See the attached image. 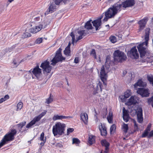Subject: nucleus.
<instances>
[{
  "label": "nucleus",
  "mask_w": 153,
  "mask_h": 153,
  "mask_svg": "<svg viewBox=\"0 0 153 153\" xmlns=\"http://www.w3.org/2000/svg\"><path fill=\"white\" fill-rule=\"evenodd\" d=\"M65 128L66 125L65 124L60 122L56 123L52 128V132L54 136H60L64 134Z\"/></svg>",
  "instance_id": "obj_1"
},
{
  "label": "nucleus",
  "mask_w": 153,
  "mask_h": 153,
  "mask_svg": "<svg viewBox=\"0 0 153 153\" xmlns=\"http://www.w3.org/2000/svg\"><path fill=\"white\" fill-rule=\"evenodd\" d=\"M114 61L121 63L126 60L127 57L124 53L119 50L115 51L113 54Z\"/></svg>",
  "instance_id": "obj_2"
},
{
  "label": "nucleus",
  "mask_w": 153,
  "mask_h": 153,
  "mask_svg": "<svg viewBox=\"0 0 153 153\" xmlns=\"http://www.w3.org/2000/svg\"><path fill=\"white\" fill-rule=\"evenodd\" d=\"M62 49L59 48L56 51L55 56L51 60L52 63L51 65H55L59 62H62L65 59V57L62 56L61 51Z\"/></svg>",
  "instance_id": "obj_3"
},
{
  "label": "nucleus",
  "mask_w": 153,
  "mask_h": 153,
  "mask_svg": "<svg viewBox=\"0 0 153 153\" xmlns=\"http://www.w3.org/2000/svg\"><path fill=\"white\" fill-rule=\"evenodd\" d=\"M17 133V131L16 129L14 128L11 129L4 136L2 140L4 141V142L6 144L8 141H12L14 140L15 138L14 136Z\"/></svg>",
  "instance_id": "obj_4"
},
{
  "label": "nucleus",
  "mask_w": 153,
  "mask_h": 153,
  "mask_svg": "<svg viewBox=\"0 0 153 153\" xmlns=\"http://www.w3.org/2000/svg\"><path fill=\"white\" fill-rule=\"evenodd\" d=\"M47 112V111L45 110L38 116L35 117L27 125L26 127L27 128L31 127L35 124L36 122L39 121L41 118L46 114Z\"/></svg>",
  "instance_id": "obj_5"
},
{
  "label": "nucleus",
  "mask_w": 153,
  "mask_h": 153,
  "mask_svg": "<svg viewBox=\"0 0 153 153\" xmlns=\"http://www.w3.org/2000/svg\"><path fill=\"white\" fill-rule=\"evenodd\" d=\"M144 42L139 44L137 46V48L139 51L141 57L144 56L146 53V49L147 48L148 43H145Z\"/></svg>",
  "instance_id": "obj_6"
},
{
  "label": "nucleus",
  "mask_w": 153,
  "mask_h": 153,
  "mask_svg": "<svg viewBox=\"0 0 153 153\" xmlns=\"http://www.w3.org/2000/svg\"><path fill=\"white\" fill-rule=\"evenodd\" d=\"M28 72L31 75L33 78V75H34L38 79L42 74L41 69L39 68V66L37 65L33 68L31 69Z\"/></svg>",
  "instance_id": "obj_7"
},
{
  "label": "nucleus",
  "mask_w": 153,
  "mask_h": 153,
  "mask_svg": "<svg viewBox=\"0 0 153 153\" xmlns=\"http://www.w3.org/2000/svg\"><path fill=\"white\" fill-rule=\"evenodd\" d=\"M108 76L105 73L104 65L102 66L100 72V77L101 81L103 83L104 85L106 87L107 85V78Z\"/></svg>",
  "instance_id": "obj_8"
},
{
  "label": "nucleus",
  "mask_w": 153,
  "mask_h": 153,
  "mask_svg": "<svg viewBox=\"0 0 153 153\" xmlns=\"http://www.w3.org/2000/svg\"><path fill=\"white\" fill-rule=\"evenodd\" d=\"M43 71L47 73H50L52 68V67L50 65V62L47 60H45L42 62L40 66Z\"/></svg>",
  "instance_id": "obj_9"
},
{
  "label": "nucleus",
  "mask_w": 153,
  "mask_h": 153,
  "mask_svg": "<svg viewBox=\"0 0 153 153\" xmlns=\"http://www.w3.org/2000/svg\"><path fill=\"white\" fill-rule=\"evenodd\" d=\"M127 54L128 56L132 59H136L139 58V54L135 46L132 47Z\"/></svg>",
  "instance_id": "obj_10"
},
{
  "label": "nucleus",
  "mask_w": 153,
  "mask_h": 153,
  "mask_svg": "<svg viewBox=\"0 0 153 153\" xmlns=\"http://www.w3.org/2000/svg\"><path fill=\"white\" fill-rule=\"evenodd\" d=\"M47 26V25H45L43 26V24H40L38 26H36L30 29V32L32 33H36L40 31L42 29L45 28Z\"/></svg>",
  "instance_id": "obj_11"
},
{
  "label": "nucleus",
  "mask_w": 153,
  "mask_h": 153,
  "mask_svg": "<svg viewBox=\"0 0 153 153\" xmlns=\"http://www.w3.org/2000/svg\"><path fill=\"white\" fill-rule=\"evenodd\" d=\"M123 9L125 10L127 7H131L133 6L136 3L134 0H126L122 2Z\"/></svg>",
  "instance_id": "obj_12"
},
{
  "label": "nucleus",
  "mask_w": 153,
  "mask_h": 153,
  "mask_svg": "<svg viewBox=\"0 0 153 153\" xmlns=\"http://www.w3.org/2000/svg\"><path fill=\"white\" fill-rule=\"evenodd\" d=\"M148 20V18L146 17L138 22V24L139 25V30L140 31L143 29Z\"/></svg>",
  "instance_id": "obj_13"
},
{
  "label": "nucleus",
  "mask_w": 153,
  "mask_h": 153,
  "mask_svg": "<svg viewBox=\"0 0 153 153\" xmlns=\"http://www.w3.org/2000/svg\"><path fill=\"white\" fill-rule=\"evenodd\" d=\"M111 7L114 10V12H115L116 14L120 11L122 9H123L122 3L120 4L119 2H117L114 4Z\"/></svg>",
  "instance_id": "obj_14"
},
{
  "label": "nucleus",
  "mask_w": 153,
  "mask_h": 153,
  "mask_svg": "<svg viewBox=\"0 0 153 153\" xmlns=\"http://www.w3.org/2000/svg\"><path fill=\"white\" fill-rule=\"evenodd\" d=\"M137 113V120L138 122L140 123H141L143 120V111L141 108L139 107L136 111Z\"/></svg>",
  "instance_id": "obj_15"
},
{
  "label": "nucleus",
  "mask_w": 153,
  "mask_h": 153,
  "mask_svg": "<svg viewBox=\"0 0 153 153\" xmlns=\"http://www.w3.org/2000/svg\"><path fill=\"white\" fill-rule=\"evenodd\" d=\"M138 94L141 95L142 97H147L149 96V93L148 90L144 88H138L137 91Z\"/></svg>",
  "instance_id": "obj_16"
},
{
  "label": "nucleus",
  "mask_w": 153,
  "mask_h": 153,
  "mask_svg": "<svg viewBox=\"0 0 153 153\" xmlns=\"http://www.w3.org/2000/svg\"><path fill=\"white\" fill-rule=\"evenodd\" d=\"M56 10V5L52 2L49 5V7L47 10L45 12V15H46L49 13H51L53 12Z\"/></svg>",
  "instance_id": "obj_17"
},
{
  "label": "nucleus",
  "mask_w": 153,
  "mask_h": 153,
  "mask_svg": "<svg viewBox=\"0 0 153 153\" xmlns=\"http://www.w3.org/2000/svg\"><path fill=\"white\" fill-rule=\"evenodd\" d=\"M102 17L103 16L102 15L98 19L94 20L92 22L93 26L95 27L96 30L99 29V27L101 25V19Z\"/></svg>",
  "instance_id": "obj_18"
},
{
  "label": "nucleus",
  "mask_w": 153,
  "mask_h": 153,
  "mask_svg": "<svg viewBox=\"0 0 153 153\" xmlns=\"http://www.w3.org/2000/svg\"><path fill=\"white\" fill-rule=\"evenodd\" d=\"M103 13H105L111 18H114L117 14L115 12H114V10L111 7L108 9Z\"/></svg>",
  "instance_id": "obj_19"
},
{
  "label": "nucleus",
  "mask_w": 153,
  "mask_h": 153,
  "mask_svg": "<svg viewBox=\"0 0 153 153\" xmlns=\"http://www.w3.org/2000/svg\"><path fill=\"white\" fill-rule=\"evenodd\" d=\"M137 103V101L136 100V97L135 98L133 96H132L128 100L126 103V104L128 106H130L133 105H135Z\"/></svg>",
  "instance_id": "obj_20"
},
{
  "label": "nucleus",
  "mask_w": 153,
  "mask_h": 153,
  "mask_svg": "<svg viewBox=\"0 0 153 153\" xmlns=\"http://www.w3.org/2000/svg\"><path fill=\"white\" fill-rule=\"evenodd\" d=\"M78 33L79 35V36L76 38V42L78 40L82 39L83 38V36H85L87 34L89 33L88 31L85 30H79L78 32Z\"/></svg>",
  "instance_id": "obj_21"
},
{
  "label": "nucleus",
  "mask_w": 153,
  "mask_h": 153,
  "mask_svg": "<svg viewBox=\"0 0 153 153\" xmlns=\"http://www.w3.org/2000/svg\"><path fill=\"white\" fill-rule=\"evenodd\" d=\"M131 95V90L128 89L124 93V96L121 95L120 97L122 101H125L126 98L129 97Z\"/></svg>",
  "instance_id": "obj_22"
},
{
  "label": "nucleus",
  "mask_w": 153,
  "mask_h": 153,
  "mask_svg": "<svg viewBox=\"0 0 153 153\" xmlns=\"http://www.w3.org/2000/svg\"><path fill=\"white\" fill-rule=\"evenodd\" d=\"M72 118V117L71 116H65L59 115H58L55 114L53 116L52 118V119L53 121H55L58 120H62L63 119Z\"/></svg>",
  "instance_id": "obj_23"
},
{
  "label": "nucleus",
  "mask_w": 153,
  "mask_h": 153,
  "mask_svg": "<svg viewBox=\"0 0 153 153\" xmlns=\"http://www.w3.org/2000/svg\"><path fill=\"white\" fill-rule=\"evenodd\" d=\"M151 124L149 123L148 126L145 130H144V132L142 134L141 137L142 138H144L147 137L149 134V131L151 130Z\"/></svg>",
  "instance_id": "obj_24"
},
{
  "label": "nucleus",
  "mask_w": 153,
  "mask_h": 153,
  "mask_svg": "<svg viewBox=\"0 0 153 153\" xmlns=\"http://www.w3.org/2000/svg\"><path fill=\"white\" fill-rule=\"evenodd\" d=\"M147 85L146 83L144 82L141 79H139L137 82L134 85V87L135 88H137V86L143 87H146Z\"/></svg>",
  "instance_id": "obj_25"
},
{
  "label": "nucleus",
  "mask_w": 153,
  "mask_h": 153,
  "mask_svg": "<svg viewBox=\"0 0 153 153\" xmlns=\"http://www.w3.org/2000/svg\"><path fill=\"white\" fill-rule=\"evenodd\" d=\"M150 29L149 27L146 28L145 30V40L144 43L147 44L149 40V35L150 33Z\"/></svg>",
  "instance_id": "obj_26"
},
{
  "label": "nucleus",
  "mask_w": 153,
  "mask_h": 153,
  "mask_svg": "<svg viewBox=\"0 0 153 153\" xmlns=\"http://www.w3.org/2000/svg\"><path fill=\"white\" fill-rule=\"evenodd\" d=\"M110 56H108L106 58V60L105 63V66L106 69H108L110 67V65L113 63L112 61L110 59Z\"/></svg>",
  "instance_id": "obj_27"
},
{
  "label": "nucleus",
  "mask_w": 153,
  "mask_h": 153,
  "mask_svg": "<svg viewBox=\"0 0 153 153\" xmlns=\"http://www.w3.org/2000/svg\"><path fill=\"white\" fill-rule=\"evenodd\" d=\"M81 119L85 124H87L88 122V115L86 113H81L80 114Z\"/></svg>",
  "instance_id": "obj_28"
},
{
  "label": "nucleus",
  "mask_w": 153,
  "mask_h": 153,
  "mask_svg": "<svg viewBox=\"0 0 153 153\" xmlns=\"http://www.w3.org/2000/svg\"><path fill=\"white\" fill-rule=\"evenodd\" d=\"M99 87L100 88V91L102 92L103 88V85L102 83L100 81H99L98 83L97 84L96 88L94 92V94H96L98 93V91L99 90Z\"/></svg>",
  "instance_id": "obj_29"
},
{
  "label": "nucleus",
  "mask_w": 153,
  "mask_h": 153,
  "mask_svg": "<svg viewBox=\"0 0 153 153\" xmlns=\"http://www.w3.org/2000/svg\"><path fill=\"white\" fill-rule=\"evenodd\" d=\"M99 129L101 132V135L102 136H105L107 134V131L106 128L103 127L101 124V127H99Z\"/></svg>",
  "instance_id": "obj_30"
},
{
  "label": "nucleus",
  "mask_w": 153,
  "mask_h": 153,
  "mask_svg": "<svg viewBox=\"0 0 153 153\" xmlns=\"http://www.w3.org/2000/svg\"><path fill=\"white\" fill-rule=\"evenodd\" d=\"M101 143L102 146L105 147L106 149H109L110 144L106 140H102L101 141Z\"/></svg>",
  "instance_id": "obj_31"
},
{
  "label": "nucleus",
  "mask_w": 153,
  "mask_h": 153,
  "mask_svg": "<svg viewBox=\"0 0 153 153\" xmlns=\"http://www.w3.org/2000/svg\"><path fill=\"white\" fill-rule=\"evenodd\" d=\"M113 115L112 112L110 111H109L108 115L107 116V119L108 122L109 123H113Z\"/></svg>",
  "instance_id": "obj_32"
},
{
  "label": "nucleus",
  "mask_w": 153,
  "mask_h": 153,
  "mask_svg": "<svg viewBox=\"0 0 153 153\" xmlns=\"http://www.w3.org/2000/svg\"><path fill=\"white\" fill-rule=\"evenodd\" d=\"M95 136L93 135L89 136L88 143L90 145H92L95 142Z\"/></svg>",
  "instance_id": "obj_33"
},
{
  "label": "nucleus",
  "mask_w": 153,
  "mask_h": 153,
  "mask_svg": "<svg viewBox=\"0 0 153 153\" xmlns=\"http://www.w3.org/2000/svg\"><path fill=\"white\" fill-rule=\"evenodd\" d=\"M91 21V20L87 21L85 25V28L88 30L92 29L93 28Z\"/></svg>",
  "instance_id": "obj_34"
},
{
  "label": "nucleus",
  "mask_w": 153,
  "mask_h": 153,
  "mask_svg": "<svg viewBox=\"0 0 153 153\" xmlns=\"http://www.w3.org/2000/svg\"><path fill=\"white\" fill-rule=\"evenodd\" d=\"M25 124L26 122L25 121H24L21 122L17 125V126L19 128V131L20 132H22L23 131H22V128L23 127V126L25 125Z\"/></svg>",
  "instance_id": "obj_35"
},
{
  "label": "nucleus",
  "mask_w": 153,
  "mask_h": 153,
  "mask_svg": "<svg viewBox=\"0 0 153 153\" xmlns=\"http://www.w3.org/2000/svg\"><path fill=\"white\" fill-rule=\"evenodd\" d=\"M64 53L67 56H71L70 49L65 48V50L64 51Z\"/></svg>",
  "instance_id": "obj_36"
},
{
  "label": "nucleus",
  "mask_w": 153,
  "mask_h": 153,
  "mask_svg": "<svg viewBox=\"0 0 153 153\" xmlns=\"http://www.w3.org/2000/svg\"><path fill=\"white\" fill-rule=\"evenodd\" d=\"M122 129L123 130V131L125 133L127 132L128 130V125L125 123H124L123 126H122Z\"/></svg>",
  "instance_id": "obj_37"
},
{
  "label": "nucleus",
  "mask_w": 153,
  "mask_h": 153,
  "mask_svg": "<svg viewBox=\"0 0 153 153\" xmlns=\"http://www.w3.org/2000/svg\"><path fill=\"white\" fill-rule=\"evenodd\" d=\"M23 106V103L21 102H19L17 105V109L16 111H19L21 110Z\"/></svg>",
  "instance_id": "obj_38"
},
{
  "label": "nucleus",
  "mask_w": 153,
  "mask_h": 153,
  "mask_svg": "<svg viewBox=\"0 0 153 153\" xmlns=\"http://www.w3.org/2000/svg\"><path fill=\"white\" fill-rule=\"evenodd\" d=\"M9 98V96L8 94L5 95L4 98L0 99V104L4 101H6Z\"/></svg>",
  "instance_id": "obj_39"
},
{
  "label": "nucleus",
  "mask_w": 153,
  "mask_h": 153,
  "mask_svg": "<svg viewBox=\"0 0 153 153\" xmlns=\"http://www.w3.org/2000/svg\"><path fill=\"white\" fill-rule=\"evenodd\" d=\"M45 134L44 132H42L40 135L39 137L40 140L42 141L46 142V137H44Z\"/></svg>",
  "instance_id": "obj_40"
},
{
  "label": "nucleus",
  "mask_w": 153,
  "mask_h": 153,
  "mask_svg": "<svg viewBox=\"0 0 153 153\" xmlns=\"http://www.w3.org/2000/svg\"><path fill=\"white\" fill-rule=\"evenodd\" d=\"M51 94H50V96L49 98L47 99H46V101L45 102V103H47L48 104H49L51 103L53 100V99L51 97Z\"/></svg>",
  "instance_id": "obj_41"
},
{
  "label": "nucleus",
  "mask_w": 153,
  "mask_h": 153,
  "mask_svg": "<svg viewBox=\"0 0 153 153\" xmlns=\"http://www.w3.org/2000/svg\"><path fill=\"white\" fill-rule=\"evenodd\" d=\"M116 129V126L115 124L112 125L111 127L110 128V133L111 134L114 133Z\"/></svg>",
  "instance_id": "obj_42"
},
{
  "label": "nucleus",
  "mask_w": 153,
  "mask_h": 153,
  "mask_svg": "<svg viewBox=\"0 0 153 153\" xmlns=\"http://www.w3.org/2000/svg\"><path fill=\"white\" fill-rule=\"evenodd\" d=\"M80 143V141L79 139L77 138H74L73 139V144H78Z\"/></svg>",
  "instance_id": "obj_43"
},
{
  "label": "nucleus",
  "mask_w": 153,
  "mask_h": 153,
  "mask_svg": "<svg viewBox=\"0 0 153 153\" xmlns=\"http://www.w3.org/2000/svg\"><path fill=\"white\" fill-rule=\"evenodd\" d=\"M90 54L91 55L93 56L94 57L95 59H97V56L96 54V53L95 52V51L94 49H92L91 52L90 53Z\"/></svg>",
  "instance_id": "obj_44"
},
{
  "label": "nucleus",
  "mask_w": 153,
  "mask_h": 153,
  "mask_svg": "<svg viewBox=\"0 0 153 153\" xmlns=\"http://www.w3.org/2000/svg\"><path fill=\"white\" fill-rule=\"evenodd\" d=\"M43 39L42 38H39L36 39L35 43L36 44H40L42 42Z\"/></svg>",
  "instance_id": "obj_45"
},
{
  "label": "nucleus",
  "mask_w": 153,
  "mask_h": 153,
  "mask_svg": "<svg viewBox=\"0 0 153 153\" xmlns=\"http://www.w3.org/2000/svg\"><path fill=\"white\" fill-rule=\"evenodd\" d=\"M70 35L72 38V43L74 45L75 41V35L73 32H71L70 34Z\"/></svg>",
  "instance_id": "obj_46"
},
{
  "label": "nucleus",
  "mask_w": 153,
  "mask_h": 153,
  "mask_svg": "<svg viewBox=\"0 0 153 153\" xmlns=\"http://www.w3.org/2000/svg\"><path fill=\"white\" fill-rule=\"evenodd\" d=\"M111 41L113 43H114L116 42V37L114 36H111L110 37Z\"/></svg>",
  "instance_id": "obj_47"
},
{
  "label": "nucleus",
  "mask_w": 153,
  "mask_h": 153,
  "mask_svg": "<svg viewBox=\"0 0 153 153\" xmlns=\"http://www.w3.org/2000/svg\"><path fill=\"white\" fill-rule=\"evenodd\" d=\"M123 116H127V115H129L128 111L124 107L123 108Z\"/></svg>",
  "instance_id": "obj_48"
},
{
  "label": "nucleus",
  "mask_w": 153,
  "mask_h": 153,
  "mask_svg": "<svg viewBox=\"0 0 153 153\" xmlns=\"http://www.w3.org/2000/svg\"><path fill=\"white\" fill-rule=\"evenodd\" d=\"M66 0H55V4L57 5H59L60 3L63 1L65 3Z\"/></svg>",
  "instance_id": "obj_49"
},
{
  "label": "nucleus",
  "mask_w": 153,
  "mask_h": 153,
  "mask_svg": "<svg viewBox=\"0 0 153 153\" xmlns=\"http://www.w3.org/2000/svg\"><path fill=\"white\" fill-rule=\"evenodd\" d=\"M24 38H27L28 37H30L31 35L28 32H26L24 34Z\"/></svg>",
  "instance_id": "obj_50"
},
{
  "label": "nucleus",
  "mask_w": 153,
  "mask_h": 153,
  "mask_svg": "<svg viewBox=\"0 0 153 153\" xmlns=\"http://www.w3.org/2000/svg\"><path fill=\"white\" fill-rule=\"evenodd\" d=\"M148 102L149 104H151L153 108V96L148 100Z\"/></svg>",
  "instance_id": "obj_51"
},
{
  "label": "nucleus",
  "mask_w": 153,
  "mask_h": 153,
  "mask_svg": "<svg viewBox=\"0 0 153 153\" xmlns=\"http://www.w3.org/2000/svg\"><path fill=\"white\" fill-rule=\"evenodd\" d=\"M123 118L125 122H127L129 120V115H127V116H123Z\"/></svg>",
  "instance_id": "obj_52"
},
{
  "label": "nucleus",
  "mask_w": 153,
  "mask_h": 153,
  "mask_svg": "<svg viewBox=\"0 0 153 153\" xmlns=\"http://www.w3.org/2000/svg\"><path fill=\"white\" fill-rule=\"evenodd\" d=\"M53 144L55 145V146L57 148H62L63 146L62 143H54Z\"/></svg>",
  "instance_id": "obj_53"
},
{
  "label": "nucleus",
  "mask_w": 153,
  "mask_h": 153,
  "mask_svg": "<svg viewBox=\"0 0 153 153\" xmlns=\"http://www.w3.org/2000/svg\"><path fill=\"white\" fill-rule=\"evenodd\" d=\"M74 129L73 128H68L67 129V135H69L70 133L73 132L74 131Z\"/></svg>",
  "instance_id": "obj_54"
},
{
  "label": "nucleus",
  "mask_w": 153,
  "mask_h": 153,
  "mask_svg": "<svg viewBox=\"0 0 153 153\" xmlns=\"http://www.w3.org/2000/svg\"><path fill=\"white\" fill-rule=\"evenodd\" d=\"M105 15V17L103 19V21L105 22H106L108 21V19H109L111 18V17H110L109 16H108L107 15H106V14L105 13H104Z\"/></svg>",
  "instance_id": "obj_55"
},
{
  "label": "nucleus",
  "mask_w": 153,
  "mask_h": 153,
  "mask_svg": "<svg viewBox=\"0 0 153 153\" xmlns=\"http://www.w3.org/2000/svg\"><path fill=\"white\" fill-rule=\"evenodd\" d=\"M147 137L148 138H149L152 137H153V130L150 131L149 134H148V136Z\"/></svg>",
  "instance_id": "obj_56"
},
{
  "label": "nucleus",
  "mask_w": 153,
  "mask_h": 153,
  "mask_svg": "<svg viewBox=\"0 0 153 153\" xmlns=\"http://www.w3.org/2000/svg\"><path fill=\"white\" fill-rule=\"evenodd\" d=\"M134 128L136 130H138V127L137 124L136 123L135 121H134Z\"/></svg>",
  "instance_id": "obj_57"
},
{
  "label": "nucleus",
  "mask_w": 153,
  "mask_h": 153,
  "mask_svg": "<svg viewBox=\"0 0 153 153\" xmlns=\"http://www.w3.org/2000/svg\"><path fill=\"white\" fill-rule=\"evenodd\" d=\"M79 62V58L78 57H76L75 58L74 62L75 63H78Z\"/></svg>",
  "instance_id": "obj_58"
},
{
  "label": "nucleus",
  "mask_w": 153,
  "mask_h": 153,
  "mask_svg": "<svg viewBox=\"0 0 153 153\" xmlns=\"http://www.w3.org/2000/svg\"><path fill=\"white\" fill-rule=\"evenodd\" d=\"M5 144H6L4 142V141L1 140L0 142V149L1 147H2Z\"/></svg>",
  "instance_id": "obj_59"
},
{
  "label": "nucleus",
  "mask_w": 153,
  "mask_h": 153,
  "mask_svg": "<svg viewBox=\"0 0 153 153\" xmlns=\"http://www.w3.org/2000/svg\"><path fill=\"white\" fill-rule=\"evenodd\" d=\"M40 16H38L35 18L34 19V21H38L40 20Z\"/></svg>",
  "instance_id": "obj_60"
},
{
  "label": "nucleus",
  "mask_w": 153,
  "mask_h": 153,
  "mask_svg": "<svg viewBox=\"0 0 153 153\" xmlns=\"http://www.w3.org/2000/svg\"><path fill=\"white\" fill-rule=\"evenodd\" d=\"M109 149H105V150L103 152H101L100 153H108V152Z\"/></svg>",
  "instance_id": "obj_61"
},
{
  "label": "nucleus",
  "mask_w": 153,
  "mask_h": 153,
  "mask_svg": "<svg viewBox=\"0 0 153 153\" xmlns=\"http://www.w3.org/2000/svg\"><path fill=\"white\" fill-rule=\"evenodd\" d=\"M71 45V43L70 42L69 43L67 47H66V48H68V49H70V47Z\"/></svg>",
  "instance_id": "obj_62"
},
{
  "label": "nucleus",
  "mask_w": 153,
  "mask_h": 153,
  "mask_svg": "<svg viewBox=\"0 0 153 153\" xmlns=\"http://www.w3.org/2000/svg\"><path fill=\"white\" fill-rule=\"evenodd\" d=\"M45 142H46L43 141V142H42L40 144L42 146H43L44 145V144Z\"/></svg>",
  "instance_id": "obj_63"
},
{
  "label": "nucleus",
  "mask_w": 153,
  "mask_h": 153,
  "mask_svg": "<svg viewBox=\"0 0 153 153\" xmlns=\"http://www.w3.org/2000/svg\"><path fill=\"white\" fill-rule=\"evenodd\" d=\"M13 63L14 64V65H16L17 64V62H16V60H15L14 59L13 61Z\"/></svg>",
  "instance_id": "obj_64"
}]
</instances>
